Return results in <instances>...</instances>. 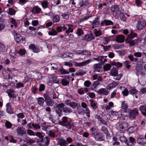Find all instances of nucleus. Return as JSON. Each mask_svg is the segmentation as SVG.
<instances>
[{"label":"nucleus","instance_id":"53","mask_svg":"<svg viewBox=\"0 0 146 146\" xmlns=\"http://www.w3.org/2000/svg\"><path fill=\"white\" fill-rule=\"evenodd\" d=\"M46 133L48 134V135L50 137H55V135L54 132L52 131L51 130L49 131H48Z\"/></svg>","mask_w":146,"mask_h":146},{"label":"nucleus","instance_id":"9","mask_svg":"<svg viewBox=\"0 0 146 146\" xmlns=\"http://www.w3.org/2000/svg\"><path fill=\"white\" fill-rule=\"evenodd\" d=\"M139 114L138 110L137 108H135L130 111L129 112V117L131 120L135 118L136 116Z\"/></svg>","mask_w":146,"mask_h":146},{"label":"nucleus","instance_id":"2","mask_svg":"<svg viewBox=\"0 0 146 146\" xmlns=\"http://www.w3.org/2000/svg\"><path fill=\"white\" fill-rule=\"evenodd\" d=\"M52 65L53 66L51 67V70H57L62 74H68L69 73L68 71L64 69L62 66L60 64H51V65Z\"/></svg>","mask_w":146,"mask_h":146},{"label":"nucleus","instance_id":"34","mask_svg":"<svg viewBox=\"0 0 146 146\" xmlns=\"http://www.w3.org/2000/svg\"><path fill=\"white\" fill-rule=\"evenodd\" d=\"M9 96L11 98H14L15 97L14 91L13 89L9 90L8 91Z\"/></svg>","mask_w":146,"mask_h":146},{"label":"nucleus","instance_id":"10","mask_svg":"<svg viewBox=\"0 0 146 146\" xmlns=\"http://www.w3.org/2000/svg\"><path fill=\"white\" fill-rule=\"evenodd\" d=\"M139 41H140V40L138 38L135 40H132V39L127 37L125 39L126 42L129 44L131 46H133L137 44Z\"/></svg>","mask_w":146,"mask_h":146},{"label":"nucleus","instance_id":"45","mask_svg":"<svg viewBox=\"0 0 146 146\" xmlns=\"http://www.w3.org/2000/svg\"><path fill=\"white\" fill-rule=\"evenodd\" d=\"M111 67L110 64H107L105 65L104 66V69L105 71H107L109 70Z\"/></svg>","mask_w":146,"mask_h":146},{"label":"nucleus","instance_id":"57","mask_svg":"<svg viewBox=\"0 0 146 146\" xmlns=\"http://www.w3.org/2000/svg\"><path fill=\"white\" fill-rule=\"evenodd\" d=\"M78 104L76 102H72L70 106H69L71 107L73 109H75L77 106Z\"/></svg>","mask_w":146,"mask_h":146},{"label":"nucleus","instance_id":"55","mask_svg":"<svg viewBox=\"0 0 146 146\" xmlns=\"http://www.w3.org/2000/svg\"><path fill=\"white\" fill-rule=\"evenodd\" d=\"M84 113H86V116L88 117H90V111L88 108L84 110Z\"/></svg>","mask_w":146,"mask_h":146},{"label":"nucleus","instance_id":"46","mask_svg":"<svg viewBox=\"0 0 146 146\" xmlns=\"http://www.w3.org/2000/svg\"><path fill=\"white\" fill-rule=\"evenodd\" d=\"M86 74V72L84 71H78L75 74L76 76H80L84 75Z\"/></svg>","mask_w":146,"mask_h":146},{"label":"nucleus","instance_id":"56","mask_svg":"<svg viewBox=\"0 0 146 146\" xmlns=\"http://www.w3.org/2000/svg\"><path fill=\"white\" fill-rule=\"evenodd\" d=\"M18 53L21 55H24L26 53V50L24 49H20Z\"/></svg>","mask_w":146,"mask_h":146},{"label":"nucleus","instance_id":"63","mask_svg":"<svg viewBox=\"0 0 146 146\" xmlns=\"http://www.w3.org/2000/svg\"><path fill=\"white\" fill-rule=\"evenodd\" d=\"M95 36H99L102 35V32L100 31H95L94 33Z\"/></svg>","mask_w":146,"mask_h":146},{"label":"nucleus","instance_id":"60","mask_svg":"<svg viewBox=\"0 0 146 146\" xmlns=\"http://www.w3.org/2000/svg\"><path fill=\"white\" fill-rule=\"evenodd\" d=\"M27 133L29 135L33 136L35 135V132L31 129H28L27 130Z\"/></svg>","mask_w":146,"mask_h":146},{"label":"nucleus","instance_id":"33","mask_svg":"<svg viewBox=\"0 0 146 146\" xmlns=\"http://www.w3.org/2000/svg\"><path fill=\"white\" fill-rule=\"evenodd\" d=\"M121 108L123 111L124 112H126L128 109L127 104L125 103L124 102H122L121 104Z\"/></svg>","mask_w":146,"mask_h":146},{"label":"nucleus","instance_id":"16","mask_svg":"<svg viewBox=\"0 0 146 146\" xmlns=\"http://www.w3.org/2000/svg\"><path fill=\"white\" fill-rule=\"evenodd\" d=\"M29 48L32 50L35 53H38L39 52L40 48L34 44H31L29 46Z\"/></svg>","mask_w":146,"mask_h":146},{"label":"nucleus","instance_id":"21","mask_svg":"<svg viewBox=\"0 0 146 146\" xmlns=\"http://www.w3.org/2000/svg\"><path fill=\"white\" fill-rule=\"evenodd\" d=\"M145 139L143 138L142 136H140L137 139V142L138 143L141 145H144L146 144V142L145 141Z\"/></svg>","mask_w":146,"mask_h":146},{"label":"nucleus","instance_id":"30","mask_svg":"<svg viewBox=\"0 0 146 146\" xmlns=\"http://www.w3.org/2000/svg\"><path fill=\"white\" fill-rule=\"evenodd\" d=\"M41 11V9L36 6L34 7L32 9V12L34 14L39 13Z\"/></svg>","mask_w":146,"mask_h":146},{"label":"nucleus","instance_id":"5","mask_svg":"<svg viewBox=\"0 0 146 146\" xmlns=\"http://www.w3.org/2000/svg\"><path fill=\"white\" fill-rule=\"evenodd\" d=\"M50 139L48 137H46L44 138L39 139L37 142L38 145L39 146L47 145L49 143Z\"/></svg>","mask_w":146,"mask_h":146},{"label":"nucleus","instance_id":"27","mask_svg":"<svg viewBox=\"0 0 146 146\" xmlns=\"http://www.w3.org/2000/svg\"><path fill=\"white\" fill-rule=\"evenodd\" d=\"M93 69L94 72H99L101 69L100 64H96L94 65Z\"/></svg>","mask_w":146,"mask_h":146},{"label":"nucleus","instance_id":"17","mask_svg":"<svg viewBox=\"0 0 146 146\" xmlns=\"http://www.w3.org/2000/svg\"><path fill=\"white\" fill-rule=\"evenodd\" d=\"M66 25L68 27V29L65 31V33L67 34L66 35L68 36L69 33L73 32L74 30V29L73 28V26L72 24H66Z\"/></svg>","mask_w":146,"mask_h":146},{"label":"nucleus","instance_id":"11","mask_svg":"<svg viewBox=\"0 0 146 146\" xmlns=\"http://www.w3.org/2000/svg\"><path fill=\"white\" fill-rule=\"evenodd\" d=\"M16 131L18 135L21 136H22L26 133L25 128L22 126L18 127L16 129Z\"/></svg>","mask_w":146,"mask_h":146},{"label":"nucleus","instance_id":"49","mask_svg":"<svg viewBox=\"0 0 146 146\" xmlns=\"http://www.w3.org/2000/svg\"><path fill=\"white\" fill-rule=\"evenodd\" d=\"M123 12H120L119 14L120 18L121 20L123 21H125L126 20V18L125 15L123 14Z\"/></svg>","mask_w":146,"mask_h":146},{"label":"nucleus","instance_id":"44","mask_svg":"<svg viewBox=\"0 0 146 146\" xmlns=\"http://www.w3.org/2000/svg\"><path fill=\"white\" fill-rule=\"evenodd\" d=\"M137 35V34L133 32H131L130 35H127V37H129V38L132 39L136 37Z\"/></svg>","mask_w":146,"mask_h":146},{"label":"nucleus","instance_id":"47","mask_svg":"<svg viewBox=\"0 0 146 146\" xmlns=\"http://www.w3.org/2000/svg\"><path fill=\"white\" fill-rule=\"evenodd\" d=\"M127 115H125L122 114H119L117 117L118 119H121L124 120L127 118Z\"/></svg>","mask_w":146,"mask_h":146},{"label":"nucleus","instance_id":"8","mask_svg":"<svg viewBox=\"0 0 146 146\" xmlns=\"http://www.w3.org/2000/svg\"><path fill=\"white\" fill-rule=\"evenodd\" d=\"M128 124L125 122L118 123L116 125L117 129L121 131L126 130L128 128Z\"/></svg>","mask_w":146,"mask_h":146},{"label":"nucleus","instance_id":"22","mask_svg":"<svg viewBox=\"0 0 146 146\" xmlns=\"http://www.w3.org/2000/svg\"><path fill=\"white\" fill-rule=\"evenodd\" d=\"M94 38V36L92 34L86 35L84 37V39L87 41H89Z\"/></svg>","mask_w":146,"mask_h":146},{"label":"nucleus","instance_id":"20","mask_svg":"<svg viewBox=\"0 0 146 146\" xmlns=\"http://www.w3.org/2000/svg\"><path fill=\"white\" fill-rule=\"evenodd\" d=\"M98 19L99 18L98 17H97L93 21V23L92 24V29L98 27L100 26V23L98 21Z\"/></svg>","mask_w":146,"mask_h":146},{"label":"nucleus","instance_id":"19","mask_svg":"<svg viewBox=\"0 0 146 146\" xmlns=\"http://www.w3.org/2000/svg\"><path fill=\"white\" fill-rule=\"evenodd\" d=\"M87 1H85V3H84V2L83 1H78L76 3V5L75 6H77L78 8H80L84 5H87L88 3Z\"/></svg>","mask_w":146,"mask_h":146},{"label":"nucleus","instance_id":"43","mask_svg":"<svg viewBox=\"0 0 146 146\" xmlns=\"http://www.w3.org/2000/svg\"><path fill=\"white\" fill-rule=\"evenodd\" d=\"M9 21L10 23L14 25L15 27H17V24L15 19L12 18H11L9 19Z\"/></svg>","mask_w":146,"mask_h":146},{"label":"nucleus","instance_id":"1","mask_svg":"<svg viewBox=\"0 0 146 146\" xmlns=\"http://www.w3.org/2000/svg\"><path fill=\"white\" fill-rule=\"evenodd\" d=\"M90 132L96 140L98 141H104V137L103 134L101 132H98L95 128L92 127L90 130Z\"/></svg>","mask_w":146,"mask_h":146},{"label":"nucleus","instance_id":"38","mask_svg":"<svg viewBox=\"0 0 146 146\" xmlns=\"http://www.w3.org/2000/svg\"><path fill=\"white\" fill-rule=\"evenodd\" d=\"M110 40V36L105 37L103 38V43L104 44H106Z\"/></svg>","mask_w":146,"mask_h":146},{"label":"nucleus","instance_id":"18","mask_svg":"<svg viewBox=\"0 0 146 146\" xmlns=\"http://www.w3.org/2000/svg\"><path fill=\"white\" fill-rule=\"evenodd\" d=\"M125 37L123 35H119L117 36L115 38L116 41L118 42L122 43L125 40Z\"/></svg>","mask_w":146,"mask_h":146},{"label":"nucleus","instance_id":"37","mask_svg":"<svg viewBox=\"0 0 146 146\" xmlns=\"http://www.w3.org/2000/svg\"><path fill=\"white\" fill-rule=\"evenodd\" d=\"M57 32L52 28L51 29L50 31L48 32L49 35L51 36L56 35H57Z\"/></svg>","mask_w":146,"mask_h":146},{"label":"nucleus","instance_id":"59","mask_svg":"<svg viewBox=\"0 0 146 146\" xmlns=\"http://www.w3.org/2000/svg\"><path fill=\"white\" fill-rule=\"evenodd\" d=\"M60 56L62 58H66L67 57H70L69 54L67 52L64 53L60 55Z\"/></svg>","mask_w":146,"mask_h":146},{"label":"nucleus","instance_id":"25","mask_svg":"<svg viewBox=\"0 0 146 146\" xmlns=\"http://www.w3.org/2000/svg\"><path fill=\"white\" fill-rule=\"evenodd\" d=\"M119 83V82H114L109 84L108 86V88L109 90L115 87L116 86H117Z\"/></svg>","mask_w":146,"mask_h":146},{"label":"nucleus","instance_id":"64","mask_svg":"<svg viewBox=\"0 0 146 146\" xmlns=\"http://www.w3.org/2000/svg\"><path fill=\"white\" fill-rule=\"evenodd\" d=\"M134 56L137 57H141L142 56V53L139 52H137L134 53Z\"/></svg>","mask_w":146,"mask_h":146},{"label":"nucleus","instance_id":"40","mask_svg":"<svg viewBox=\"0 0 146 146\" xmlns=\"http://www.w3.org/2000/svg\"><path fill=\"white\" fill-rule=\"evenodd\" d=\"M101 130L104 133L107 135H109V133L108 129L106 127L104 126L102 127H101Z\"/></svg>","mask_w":146,"mask_h":146},{"label":"nucleus","instance_id":"36","mask_svg":"<svg viewBox=\"0 0 146 146\" xmlns=\"http://www.w3.org/2000/svg\"><path fill=\"white\" fill-rule=\"evenodd\" d=\"M44 99L43 98L40 97L38 98L37 102L38 104L41 106H42L44 103Z\"/></svg>","mask_w":146,"mask_h":146},{"label":"nucleus","instance_id":"3","mask_svg":"<svg viewBox=\"0 0 146 146\" xmlns=\"http://www.w3.org/2000/svg\"><path fill=\"white\" fill-rule=\"evenodd\" d=\"M59 124L68 129H70L72 127V125L70 122L67 121V117L64 116L62 117L61 121L58 122Z\"/></svg>","mask_w":146,"mask_h":146},{"label":"nucleus","instance_id":"4","mask_svg":"<svg viewBox=\"0 0 146 146\" xmlns=\"http://www.w3.org/2000/svg\"><path fill=\"white\" fill-rule=\"evenodd\" d=\"M118 70L115 68H113L110 72V75L112 76L115 77L114 78V79L116 80H119L123 76V74L121 73L119 74H118Z\"/></svg>","mask_w":146,"mask_h":146},{"label":"nucleus","instance_id":"62","mask_svg":"<svg viewBox=\"0 0 146 146\" xmlns=\"http://www.w3.org/2000/svg\"><path fill=\"white\" fill-rule=\"evenodd\" d=\"M129 62L128 61H125L123 62V64L128 69L131 67V66L129 64Z\"/></svg>","mask_w":146,"mask_h":146},{"label":"nucleus","instance_id":"50","mask_svg":"<svg viewBox=\"0 0 146 146\" xmlns=\"http://www.w3.org/2000/svg\"><path fill=\"white\" fill-rule=\"evenodd\" d=\"M129 91L127 88H125L124 90L122 92V93L124 96H127L129 94Z\"/></svg>","mask_w":146,"mask_h":146},{"label":"nucleus","instance_id":"7","mask_svg":"<svg viewBox=\"0 0 146 146\" xmlns=\"http://www.w3.org/2000/svg\"><path fill=\"white\" fill-rule=\"evenodd\" d=\"M111 11L113 12V15L117 18L118 17L120 12H123V10L120 11V9L118 6L116 5H112L111 8Z\"/></svg>","mask_w":146,"mask_h":146},{"label":"nucleus","instance_id":"41","mask_svg":"<svg viewBox=\"0 0 146 146\" xmlns=\"http://www.w3.org/2000/svg\"><path fill=\"white\" fill-rule=\"evenodd\" d=\"M100 82L98 81H96L94 82L93 84L91 87L92 90H94L97 86L100 84Z\"/></svg>","mask_w":146,"mask_h":146},{"label":"nucleus","instance_id":"32","mask_svg":"<svg viewBox=\"0 0 146 146\" xmlns=\"http://www.w3.org/2000/svg\"><path fill=\"white\" fill-rule=\"evenodd\" d=\"M129 94L132 95H136L138 93V91L134 88L131 87L129 90Z\"/></svg>","mask_w":146,"mask_h":146},{"label":"nucleus","instance_id":"51","mask_svg":"<svg viewBox=\"0 0 146 146\" xmlns=\"http://www.w3.org/2000/svg\"><path fill=\"white\" fill-rule=\"evenodd\" d=\"M113 65L115 66L117 68H119L122 66V64L119 62H113L112 63Z\"/></svg>","mask_w":146,"mask_h":146},{"label":"nucleus","instance_id":"13","mask_svg":"<svg viewBox=\"0 0 146 146\" xmlns=\"http://www.w3.org/2000/svg\"><path fill=\"white\" fill-rule=\"evenodd\" d=\"M145 27L143 21L142 19H139L136 25V27L137 29L141 30Z\"/></svg>","mask_w":146,"mask_h":146},{"label":"nucleus","instance_id":"26","mask_svg":"<svg viewBox=\"0 0 146 146\" xmlns=\"http://www.w3.org/2000/svg\"><path fill=\"white\" fill-rule=\"evenodd\" d=\"M57 141L58 144L60 146L65 145L66 143V140L62 138H57Z\"/></svg>","mask_w":146,"mask_h":146},{"label":"nucleus","instance_id":"48","mask_svg":"<svg viewBox=\"0 0 146 146\" xmlns=\"http://www.w3.org/2000/svg\"><path fill=\"white\" fill-rule=\"evenodd\" d=\"M76 34L78 36H80L83 34V32L81 29L78 28L77 30Z\"/></svg>","mask_w":146,"mask_h":146},{"label":"nucleus","instance_id":"42","mask_svg":"<svg viewBox=\"0 0 146 146\" xmlns=\"http://www.w3.org/2000/svg\"><path fill=\"white\" fill-rule=\"evenodd\" d=\"M114 104L112 102H110L107 105L106 107V110H109L111 108L113 107Z\"/></svg>","mask_w":146,"mask_h":146},{"label":"nucleus","instance_id":"58","mask_svg":"<svg viewBox=\"0 0 146 146\" xmlns=\"http://www.w3.org/2000/svg\"><path fill=\"white\" fill-rule=\"evenodd\" d=\"M6 127L7 128H10L12 127L11 123L8 121H7L5 123Z\"/></svg>","mask_w":146,"mask_h":146},{"label":"nucleus","instance_id":"29","mask_svg":"<svg viewBox=\"0 0 146 146\" xmlns=\"http://www.w3.org/2000/svg\"><path fill=\"white\" fill-rule=\"evenodd\" d=\"M63 111L64 113L67 114H69L72 112V109L66 107H64L62 108Z\"/></svg>","mask_w":146,"mask_h":146},{"label":"nucleus","instance_id":"28","mask_svg":"<svg viewBox=\"0 0 146 146\" xmlns=\"http://www.w3.org/2000/svg\"><path fill=\"white\" fill-rule=\"evenodd\" d=\"M90 106L93 109H96L98 107V104L95 101L92 99L89 100Z\"/></svg>","mask_w":146,"mask_h":146},{"label":"nucleus","instance_id":"14","mask_svg":"<svg viewBox=\"0 0 146 146\" xmlns=\"http://www.w3.org/2000/svg\"><path fill=\"white\" fill-rule=\"evenodd\" d=\"M91 62V60L89 59L81 62H76L75 65L77 67H81L85 66Z\"/></svg>","mask_w":146,"mask_h":146},{"label":"nucleus","instance_id":"23","mask_svg":"<svg viewBox=\"0 0 146 146\" xmlns=\"http://www.w3.org/2000/svg\"><path fill=\"white\" fill-rule=\"evenodd\" d=\"M97 93L100 94L107 95L108 94V91L105 88H101L98 90Z\"/></svg>","mask_w":146,"mask_h":146},{"label":"nucleus","instance_id":"15","mask_svg":"<svg viewBox=\"0 0 146 146\" xmlns=\"http://www.w3.org/2000/svg\"><path fill=\"white\" fill-rule=\"evenodd\" d=\"M64 104L62 103L58 104L56 106V109H57L58 110V111H57V113H58L59 116L60 117L61 116L62 111L61 109L64 107Z\"/></svg>","mask_w":146,"mask_h":146},{"label":"nucleus","instance_id":"52","mask_svg":"<svg viewBox=\"0 0 146 146\" xmlns=\"http://www.w3.org/2000/svg\"><path fill=\"white\" fill-rule=\"evenodd\" d=\"M16 13L15 11L12 8H10L9 9L8 13L11 15H15Z\"/></svg>","mask_w":146,"mask_h":146},{"label":"nucleus","instance_id":"35","mask_svg":"<svg viewBox=\"0 0 146 146\" xmlns=\"http://www.w3.org/2000/svg\"><path fill=\"white\" fill-rule=\"evenodd\" d=\"M52 20L54 22H58L60 20L59 16L57 15H54L52 16Z\"/></svg>","mask_w":146,"mask_h":146},{"label":"nucleus","instance_id":"31","mask_svg":"<svg viewBox=\"0 0 146 146\" xmlns=\"http://www.w3.org/2000/svg\"><path fill=\"white\" fill-rule=\"evenodd\" d=\"M6 107L7 108L6 110L7 112L10 114L13 113V112L11 109L10 103H9L7 104H6Z\"/></svg>","mask_w":146,"mask_h":146},{"label":"nucleus","instance_id":"12","mask_svg":"<svg viewBox=\"0 0 146 146\" xmlns=\"http://www.w3.org/2000/svg\"><path fill=\"white\" fill-rule=\"evenodd\" d=\"M42 76L41 73L37 72H33V76H29V78L35 79L38 80L41 79Z\"/></svg>","mask_w":146,"mask_h":146},{"label":"nucleus","instance_id":"24","mask_svg":"<svg viewBox=\"0 0 146 146\" xmlns=\"http://www.w3.org/2000/svg\"><path fill=\"white\" fill-rule=\"evenodd\" d=\"M139 109L142 114L146 116V105L141 106L139 108Z\"/></svg>","mask_w":146,"mask_h":146},{"label":"nucleus","instance_id":"61","mask_svg":"<svg viewBox=\"0 0 146 146\" xmlns=\"http://www.w3.org/2000/svg\"><path fill=\"white\" fill-rule=\"evenodd\" d=\"M105 25H112L113 24V22L108 20H105Z\"/></svg>","mask_w":146,"mask_h":146},{"label":"nucleus","instance_id":"39","mask_svg":"<svg viewBox=\"0 0 146 146\" xmlns=\"http://www.w3.org/2000/svg\"><path fill=\"white\" fill-rule=\"evenodd\" d=\"M47 105L48 106H52L54 104L53 101L52 100L51 98L46 101H45Z\"/></svg>","mask_w":146,"mask_h":146},{"label":"nucleus","instance_id":"54","mask_svg":"<svg viewBox=\"0 0 146 146\" xmlns=\"http://www.w3.org/2000/svg\"><path fill=\"white\" fill-rule=\"evenodd\" d=\"M32 126L36 129H38L40 128V126L39 124L37 123H33L32 124Z\"/></svg>","mask_w":146,"mask_h":146},{"label":"nucleus","instance_id":"6","mask_svg":"<svg viewBox=\"0 0 146 146\" xmlns=\"http://www.w3.org/2000/svg\"><path fill=\"white\" fill-rule=\"evenodd\" d=\"M13 34L15 39L17 43H25L26 41L24 37L21 36L19 34H17L15 32L13 33Z\"/></svg>","mask_w":146,"mask_h":146}]
</instances>
